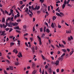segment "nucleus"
Returning <instances> with one entry per match:
<instances>
[{
  "instance_id": "obj_1",
  "label": "nucleus",
  "mask_w": 74,
  "mask_h": 74,
  "mask_svg": "<svg viewBox=\"0 0 74 74\" xmlns=\"http://www.w3.org/2000/svg\"><path fill=\"white\" fill-rule=\"evenodd\" d=\"M37 38L39 39V41L40 42L39 43V44L40 45H41V44H42V42H41V38L39 37V36H37Z\"/></svg>"
},
{
  "instance_id": "obj_2",
  "label": "nucleus",
  "mask_w": 74,
  "mask_h": 74,
  "mask_svg": "<svg viewBox=\"0 0 74 74\" xmlns=\"http://www.w3.org/2000/svg\"><path fill=\"white\" fill-rule=\"evenodd\" d=\"M7 26H8V27H12V23H11V22L9 23V24L8 23Z\"/></svg>"
},
{
  "instance_id": "obj_3",
  "label": "nucleus",
  "mask_w": 74,
  "mask_h": 74,
  "mask_svg": "<svg viewBox=\"0 0 74 74\" xmlns=\"http://www.w3.org/2000/svg\"><path fill=\"white\" fill-rule=\"evenodd\" d=\"M5 24H6V25L4 24H3V27L5 28H6V27L7 26V25H8V23H7V22H6Z\"/></svg>"
},
{
  "instance_id": "obj_4",
  "label": "nucleus",
  "mask_w": 74,
  "mask_h": 74,
  "mask_svg": "<svg viewBox=\"0 0 74 74\" xmlns=\"http://www.w3.org/2000/svg\"><path fill=\"white\" fill-rule=\"evenodd\" d=\"M56 15H57V16H59L60 18H62V15L60 14H59V13L58 12H56Z\"/></svg>"
},
{
  "instance_id": "obj_5",
  "label": "nucleus",
  "mask_w": 74,
  "mask_h": 74,
  "mask_svg": "<svg viewBox=\"0 0 74 74\" xmlns=\"http://www.w3.org/2000/svg\"><path fill=\"white\" fill-rule=\"evenodd\" d=\"M59 61L57 60L56 61V62L55 63V64L56 66H57V65L59 64Z\"/></svg>"
},
{
  "instance_id": "obj_6",
  "label": "nucleus",
  "mask_w": 74,
  "mask_h": 74,
  "mask_svg": "<svg viewBox=\"0 0 74 74\" xmlns=\"http://www.w3.org/2000/svg\"><path fill=\"white\" fill-rule=\"evenodd\" d=\"M31 49L33 53H34V52H35V49H34V47H33L31 48Z\"/></svg>"
},
{
  "instance_id": "obj_7",
  "label": "nucleus",
  "mask_w": 74,
  "mask_h": 74,
  "mask_svg": "<svg viewBox=\"0 0 74 74\" xmlns=\"http://www.w3.org/2000/svg\"><path fill=\"white\" fill-rule=\"evenodd\" d=\"M36 67V65H35V64H32V67L33 68V69H34Z\"/></svg>"
},
{
  "instance_id": "obj_8",
  "label": "nucleus",
  "mask_w": 74,
  "mask_h": 74,
  "mask_svg": "<svg viewBox=\"0 0 74 74\" xmlns=\"http://www.w3.org/2000/svg\"><path fill=\"white\" fill-rule=\"evenodd\" d=\"M63 58L62 57H59L58 59L59 60H61V61H62V60H63Z\"/></svg>"
},
{
  "instance_id": "obj_9",
  "label": "nucleus",
  "mask_w": 74,
  "mask_h": 74,
  "mask_svg": "<svg viewBox=\"0 0 74 74\" xmlns=\"http://www.w3.org/2000/svg\"><path fill=\"white\" fill-rule=\"evenodd\" d=\"M19 63L18 62H16L14 64L16 66H18L19 65Z\"/></svg>"
},
{
  "instance_id": "obj_10",
  "label": "nucleus",
  "mask_w": 74,
  "mask_h": 74,
  "mask_svg": "<svg viewBox=\"0 0 74 74\" xmlns=\"http://www.w3.org/2000/svg\"><path fill=\"white\" fill-rule=\"evenodd\" d=\"M0 10H1V12H3V14H5V13H4V12H5L4 11V10H3V9L2 8H1Z\"/></svg>"
},
{
  "instance_id": "obj_11",
  "label": "nucleus",
  "mask_w": 74,
  "mask_h": 74,
  "mask_svg": "<svg viewBox=\"0 0 74 74\" xmlns=\"http://www.w3.org/2000/svg\"><path fill=\"white\" fill-rule=\"evenodd\" d=\"M37 73V71L36 70H34V71H33L32 73L33 74H35L36 73Z\"/></svg>"
},
{
  "instance_id": "obj_12",
  "label": "nucleus",
  "mask_w": 74,
  "mask_h": 74,
  "mask_svg": "<svg viewBox=\"0 0 74 74\" xmlns=\"http://www.w3.org/2000/svg\"><path fill=\"white\" fill-rule=\"evenodd\" d=\"M46 32L47 33H49V32H50V31H49V30L48 29H46Z\"/></svg>"
},
{
  "instance_id": "obj_13",
  "label": "nucleus",
  "mask_w": 74,
  "mask_h": 74,
  "mask_svg": "<svg viewBox=\"0 0 74 74\" xmlns=\"http://www.w3.org/2000/svg\"><path fill=\"white\" fill-rule=\"evenodd\" d=\"M62 51H63L64 52V53H65V52H66V50L65 49H62Z\"/></svg>"
},
{
  "instance_id": "obj_14",
  "label": "nucleus",
  "mask_w": 74,
  "mask_h": 74,
  "mask_svg": "<svg viewBox=\"0 0 74 74\" xmlns=\"http://www.w3.org/2000/svg\"><path fill=\"white\" fill-rule=\"evenodd\" d=\"M65 7H66V5H65L64 4H63L62 6V9H64V8Z\"/></svg>"
},
{
  "instance_id": "obj_15",
  "label": "nucleus",
  "mask_w": 74,
  "mask_h": 74,
  "mask_svg": "<svg viewBox=\"0 0 74 74\" xmlns=\"http://www.w3.org/2000/svg\"><path fill=\"white\" fill-rule=\"evenodd\" d=\"M66 33H71V31L70 30H69L66 31Z\"/></svg>"
},
{
  "instance_id": "obj_16",
  "label": "nucleus",
  "mask_w": 74,
  "mask_h": 74,
  "mask_svg": "<svg viewBox=\"0 0 74 74\" xmlns=\"http://www.w3.org/2000/svg\"><path fill=\"white\" fill-rule=\"evenodd\" d=\"M74 52V51H72L71 52H70V55L71 56V55Z\"/></svg>"
},
{
  "instance_id": "obj_17",
  "label": "nucleus",
  "mask_w": 74,
  "mask_h": 74,
  "mask_svg": "<svg viewBox=\"0 0 74 74\" xmlns=\"http://www.w3.org/2000/svg\"><path fill=\"white\" fill-rule=\"evenodd\" d=\"M20 40H17V42H18L17 44H18L19 46H20V45H21L20 44Z\"/></svg>"
},
{
  "instance_id": "obj_18",
  "label": "nucleus",
  "mask_w": 74,
  "mask_h": 74,
  "mask_svg": "<svg viewBox=\"0 0 74 74\" xmlns=\"http://www.w3.org/2000/svg\"><path fill=\"white\" fill-rule=\"evenodd\" d=\"M51 26L53 27V28H54L55 27V26H54V24H53V23H52L51 25Z\"/></svg>"
},
{
  "instance_id": "obj_19",
  "label": "nucleus",
  "mask_w": 74,
  "mask_h": 74,
  "mask_svg": "<svg viewBox=\"0 0 74 74\" xmlns=\"http://www.w3.org/2000/svg\"><path fill=\"white\" fill-rule=\"evenodd\" d=\"M43 31L44 32H46V27H45L43 29Z\"/></svg>"
},
{
  "instance_id": "obj_20",
  "label": "nucleus",
  "mask_w": 74,
  "mask_h": 74,
  "mask_svg": "<svg viewBox=\"0 0 74 74\" xmlns=\"http://www.w3.org/2000/svg\"><path fill=\"white\" fill-rule=\"evenodd\" d=\"M5 21V19H4V18H2V22H3V23Z\"/></svg>"
},
{
  "instance_id": "obj_21",
  "label": "nucleus",
  "mask_w": 74,
  "mask_h": 74,
  "mask_svg": "<svg viewBox=\"0 0 74 74\" xmlns=\"http://www.w3.org/2000/svg\"><path fill=\"white\" fill-rule=\"evenodd\" d=\"M14 43H13V42L10 43V46H13V45H14Z\"/></svg>"
},
{
  "instance_id": "obj_22",
  "label": "nucleus",
  "mask_w": 74,
  "mask_h": 74,
  "mask_svg": "<svg viewBox=\"0 0 74 74\" xmlns=\"http://www.w3.org/2000/svg\"><path fill=\"white\" fill-rule=\"evenodd\" d=\"M43 29L42 27H41L40 28V32H42L43 31Z\"/></svg>"
},
{
  "instance_id": "obj_23",
  "label": "nucleus",
  "mask_w": 74,
  "mask_h": 74,
  "mask_svg": "<svg viewBox=\"0 0 74 74\" xmlns=\"http://www.w3.org/2000/svg\"><path fill=\"white\" fill-rule=\"evenodd\" d=\"M45 36V34H42V36H41L42 38H44Z\"/></svg>"
},
{
  "instance_id": "obj_24",
  "label": "nucleus",
  "mask_w": 74,
  "mask_h": 74,
  "mask_svg": "<svg viewBox=\"0 0 74 74\" xmlns=\"http://www.w3.org/2000/svg\"><path fill=\"white\" fill-rule=\"evenodd\" d=\"M51 68L49 69L48 70V71L49 73H51Z\"/></svg>"
},
{
  "instance_id": "obj_25",
  "label": "nucleus",
  "mask_w": 74,
  "mask_h": 74,
  "mask_svg": "<svg viewBox=\"0 0 74 74\" xmlns=\"http://www.w3.org/2000/svg\"><path fill=\"white\" fill-rule=\"evenodd\" d=\"M5 14H7V15H8V14H9L8 12H7V11L6 10H5Z\"/></svg>"
},
{
  "instance_id": "obj_26",
  "label": "nucleus",
  "mask_w": 74,
  "mask_h": 74,
  "mask_svg": "<svg viewBox=\"0 0 74 74\" xmlns=\"http://www.w3.org/2000/svg\"><path fill=\"white\" fill-rule=\"evenodd\" d=\"M65 55V53H64L61 56V58H63L64 56Z\"/></svg>"
},
{
  "instance_id": "obj_27",
  "label": "nucleus",
  "mask_w": 74,
  "mask_h": 74,
  "mask_svg": "<svg viewBox=\"0 0 74 74\" xmlns=\"http://www.w3.org/2000/svg\"><path fill=\"white\" fill-rule=\"evenodd\" d=\"M10 69L11 70H13V67L12 66H10Z\"/></svg>"
},
{
  "instance_id": "obj_28",
  "label": "nucleus",
  "mask_w": 74,
  "mask_h": 74,
  "mask_svg": "<svg viewBox=\"0 0 74 74\" xmlns=\"http://www.w3.org/2000/svg\"><path fill=\"white\" fill-rule=\"evenodd\" d=\"M42 58L43 59H44V60H45V57L43 55H42V54H41V55Z\"/></svg>"
},
{
  "instance_id": "obj_29",
  "label": "nucleus",
  "mask_w": 74,
  "mask_h": 74,
  "mask_svg": "<svg viewBox=\"0 0 74 74\" xmlns=\"http://www.w3.org/2000/svg\"><path fill=\"white\" fill-rule=\"evenodd\" d=\"M17 48H15V49H14L13 50V52H15V51H16L17 50L16 49Z\"/></svg>"
},
{
  "instance_id": "obj_30",
  "label": "nucleus",
  "mask_w": 74,
  "mask_h": 74,
  "mask_svg": "<svg viewBox=\"0 0 74 74\" xmlns=\"http://www.w3.org/2000/svg\"><path fill=\"white\" fill-rule=\"evenodd\" d=\"M56 19V17L55 16H54L53 17V20H55V19Z\"/></svg>"
},
{
  "instance_id": "obj_31",
  "label": "nucleus",
  "mask_w": 74,
  "mask_h": 74,
  "mask_svg": "<svg viewBox=\"0 0 74 74\" xmlns=\"http://www.w3.org/2000/svg\"><path fill=\"white\" fill-rule=\"evenodd\" d=\"M12 26H15V23H12Z\"/></svg>"
},
{
  "instance_id": "obj_32",
  "label": "nucleus",
  "mask_w": 74,
  "mask_h": 74,
  "mask_svg": "<svg viewBox=\"0 0 74 74\" xmlns=\"http://www.w3.org/2000/svg\"><path fill=\"white\" fill-rule=\"evenodd\" d=\"M31 7H32V8L33 10H35V8H34L33 7V5H32Z\"/></svg>"
},
{
  "instance_id": "obj_33",
  "label": "nucleus",
  "mask_w": 74,
  "mask_h": 74,
  "mask_svg": "<svg viewBox=\"0 0 74 74\" xmlns=\"http://www.w3.org/2000/svg\"><path fill=\"white\" fill-rule=\"evenodd\" d=\"M4 74H8V73L7 72V71H5V70H4Z\"/></svg>"
},
{
  "instance_id": "obj_34",
  "label": "nucleus",
  "mask_w": 74,
  "mask_h": 74,
  "mask_svg": "<svg viewBox=\"0 0 74 74\" xmlns=\"http://www.w3.org/2000/svg\"><path fill=\"white\" fill-rule=\"evenodd\" d=\"M12 30H13V29L12 28H10L9 32H11Z\"/></svg>"
},
{
  "instance_id": "obj_35",
  "label": "nucleus",
  "mask_w": 74,
  "mask_h": 74,
  "mask_svg": "<svg viewBox=\"0 0 74 74\" xmlns=\"http://www.w3.org/2000/svg\"><path fill=\"white\" fill-rule=\"evenodd\" d=\"M51 64H54L55 65V61H54V62H53V61L51 62Z\"/></svg>"
},
{
  "instance_id": "obj_36",
  "label": "nucleus",
  "mask_w": 74,
  "mask_h": 74,
  "mask_svg": "<svg viewBox=\"0 0 74 74\" xmlns=\"http://www.w3.org/2000/svg\"><path fill=\"white\" fill-rule=\"evenodd\" d=\"M19 29V26H17V27H14V29Z\"/></svg>"
},
{
  "instance_id": "obj_37",
  "label": "nucleus",
  "mask_w": 74,
  "mask_h": 74,
  "mask_svg": "<svg viewBox=\"0 0 74 74\" xmlns=\"http://www.w3.org/2000/svg\"><path fill=\"white\" fill-rule=\"evenodd\" d=\"M25 45H26V46L27 47H29V46H28V44H27V42H25Z\"/></svg>"
},
{
  "instance_id": "obj_38",
  "label": "nucleus",
  "mask_w": 74,
  "mask_h": 74,
  "mask_svg": "<svg viewBox=\"0 0 74 74\" xmlns=\"http://www.w3.org/2000/svg\"><path fill=\"white\" fill-rule=\"evenodd\" d=\"M21 21V19H19L17 20V22H18V23H19V22Z\"/></svg>"
},
{
  "instance_id": "obj_39",
  "label": "nucleus",
  "mask_w": 74,
  "mask_h": 74,
  "mask_svg": "<svg viewBox=\"0 0 74 74\" xmlns=\"http://www.w3.org/2000/svg\"><path fill=\"white\" fill-rule=\"evenodd\" d=\"M38 6L37 5H36L35 8V10H37Z\"/></svg>"
},
{
  "instance_id": "obj_40",
  "label": "nucleus",
  "mask_w": 74,
  "mask_h": 74,
  "mask_svg": "<svg viewBox=\"0 0 74 74\" xmlns=\"http://www.w3.org/2000/svg\"><path fill=\"white\" fill-rule=\"evenodd\" d=\"M40 12H41V11H37V13L38 14H40Z\"/></svg>"
},
{
  "instance_id": "obj_41",
  "label": "nucleus",
  "mask_w": 74,
  "mask_h": 74,
  "mask_svg": "<svg viewBox=\"0 0 74 74\" xmlns=\"http://www.w3.org/2000/svg\"><path fill=\"white\" fill-rule=\"evenodd\" d=\"M28 11H29V9L27 8H26V10H25V12H28Z\"/></svg>"
},
{
  "instance_id": "obj_42",
  "label": "nucleus",
  "mask_w": 74,
  "mask_h": 74,
  "mask_svg": "<svg viewBox=\"0 0 74 74\" xmlns=\"http://www.w3.org/2000/svg\"><path fill=\"white\" fill-rule=\"evenodd\" d=\"M16 12H17V13H18V14H19V12L18 10L16 9Z\"/></svg>"
},
{
  "instance_id": "obj_43",
  "label": "nucleus",
  "mask_w": 74,
  "mask_h": 74,
  "mask_svg": "<svg viewBox=\"0 0 74 74\" xmlns=\"http://www.w3.org/2000/svg\"><path fill=\"white\" fill-rule=\"evenodd\" d=\"M66 1L65 0V1H64V4H65V5H66Z\"/></svg>"
},
{
  "instance_id": "obj_44",
  "label": "nucleus",
  "mask_w": 74,
  "mask_h": 74,
  "mask_svg": "<svg viewBox=\"0 0 74 74\" xmlns=\"http://www.w3.org/2000/svg\"><path fill=\"white\" fill-rule=\"evenodd\" d=\"M9 20H10V18L8 17V19L6 20V21H8Z\"/></svg>"
},
{
  "instance_id": "obj_45",
  "label": "nucleus",
  "mask_w": 74,
  "mask_h": 74,
  "mask_svg": "<svg viewBox=\"0 0 74 74\" xmlns=\"http://www.w3.org/2000/svg\"><path fill=\"white\" fill-rule=\"evenodd\" d=\"M20 4L21 5L22 4H23V1H20Z\"/></svg>"
},
{
  "instance_id": "obj_46",
  "label": "nucleus",
  "mask_w": 74,
  "mask_h": 74,
  "mask_svg": "<svg viewBox=\"0 0 74 74\" xmlns=\"http://www.w3.org/2000/svg\"><path fill=\"white\" fill-rule=\"evenodd\" d=\"M58 27L60 29V28H61V27H62V26H61L60 25H58Z\"/></svg>"
},
{
  "instance_id": "obj_47",
  "label": "nucleus",
  "mask_w": 74,
  "mask_h": 74,
  "mask_svg": "<svg viewBox=\"0 0 74 74\" xmlns=\"http://www.w3.org/2000/svg\"><path fill=\"white\" fill-rule=\"evenodd\" d=\"M17 17H18V18H19V16H20V15L19 14H18V13L17 14Z\"/></svg>"
},
{
  "instance_id": "obj_48",
  "label": "nucleus",
  "mask_w": 74,
  "mask_h": 74,
  "mask_svg": "<svg viewBox=\"0 0 74 74\" xmlns=\"http://www.w3.org/2000/svg\"><path fill=\"white\" fill-rule=\"evenodd\" d=\"M62 42H63V44H66V42H65V41H62Z\"/></svg>"
},
{
  "instance_id": "obj_49",
  "label": "nucleus",
  "mask_w": 74,
  "mask_h": 74,
  "mask_svg": "<svg viewBox=\"0 0 74 74\" xmlns=\"http://www.w3.org/2000/svg\"><path fill=\"white\" fill-rule=\"evenodd\" d=\"M59 9V7H58L57 9L56 10V11H58V10Z\"/></svg>"
},
{
  "instance_id": "obj_50",
  "label": "nucleus",
  "mask_w": 74,
  "mask_h": 74,
  "mask_svg": "<svg viewBox=\"0 0 74 74\" xmlns=\"http://www.w3.org/2000/svg\"><path fill=\"white\" fill-rule=\"evenodd\" d=\"M56 71L57 73H59V69H57L56 70Z\"/></svg>"
},
{
  "instance_id": "obj_51",
  "label": "nucleus",
  "mask_w": 74,
  "mask_h": 74,
  "mask_svg": "<svg viewBox=\"0 0 74 74\" xmlns=\"http://www.w3.org/2000/svg\"><path fill=\"white\" fill-rule=\"evenodd\" d=\"M25 6V5H23L21 6V8H22Z\"/></svg>"
},
{
  "instance_id": "obj_52",
  "label": "nucleus",
  "mask_w": 74,
  "mask_h": 74,
  "mask_svg": "<svg viewBox=\"0 0 74 74\" xmlns=\"http://www.w3.org/2000/svg\"><path fill=\"white\" fill-rule=\"evenodd\" d=\"M51 22V20H50V19H49L48 20V23H50Z\"/></svg>"
},
{
  "instance_id": "obj_53",
  "label": "nucleus",
  "mask_w": 74,
  "mask_h": 74,
  "mask_svg": "<svg viewBox=\"0 0 74 74\" xmlns=\"http://www.w3.org/2000/svg\"><path fill=\"white\" fill-rule=\"evenodd\" d=\"M16 18H17V16H16V15L14 16V19H16Z\"/></svg>"
},
{
  "instance_id": "obj_54",
  "label": "nucleus",
  "mask_w": 74,
  "mask_h": 74,
  "mask_svg": "<svg viewBox=\"0 0 74 74\" xmlns=\"http://www.w3.org/2000/svg\"><path fill=\"white\" fill-rule=\"evenodd\" d=\"M4 34H5V32H4L3 33H2L1 34V36H3V35H4Z\"/></svg>"
},
{
  "instance_id": "obj_55",
  "label": "nucleus",
  "mask_w": 74,
  "mask_h": 74,
  "mask_svg": "<svg viewBox=\"0 0 74 74\" xmlns=\"http://www.w3.org/2000/svg\"><path fill=\"white\" fill-rule=\"evenodd\" d=\"M23 27L24 29H26V25H24Z\"/></svg>"
},
{
  "instance_id": "obj_56",
  "label": "nucleus",
  "mask_w": 74,
  "mask_h": 74,
  "mask_svg": "<svg viewBox=\"0 0 74 74\" xmlns=\"http://www.w3.org/2000/svg\"><path fill=\"white\" fill-rule=\"evenodd\" d=\"M41 68H40V71H39V72L40 73H41Z\"/></svg>"
},
{
  "instance_id": "obj_57",
  "label": "nucleus",
  "mask_w": 74,
  "mask_h": 74,
  "mask_svg": "<svg viewBox=\"0 0 74 74\" xmlns=\"http://www.w3.org/2000/svg\"><path fill=\"white\" fill-rule=\"evenodd\" d=\"M6 31H8L9 30V28H7L5 29Z\"/></svg>"
},
{
  "instance_id": "obj_58",
  "label": "nucleus",
  "mask_w": 74,
  "mask_h": 74,
  "mask_svg": "<svg viewBox=\"0 0 74 74\" xmlns=\"http://www.w3.org/2000/svg\"><path fill=\"white\" fill-rule=\"evenodd\" d=\"M51 47H52L53 49H54V48H55V47H54V46H53V45H51Z\"/></svg>"
},
{
  "instance_id": "obj_59",
  "label": "nucleus",
  "mask_w": 74,
  "mask_h": 74,
  "mask_svg": "<svg viewBox=\"0 0 74 74\" xmlns=\"http://www.w3.org/2000/svg\"><path fill=\"white\" fill-rule=\"evenodd\" d=\"M10 12L11 13H12V12H14V10H10Z\"/></svg>"
},
{
  "instance_id": "obj_60",
  "label": "nucleus",
  "mask_w": 74,
  "mask_h": 74,
  "mask_svg": "<svg viewBox=\"0 0 74 74\" xmlns=\"http://www.w3.org/2000/svg\"><path fill=\"white\" fill-rule=\"evenodd\" d=\"M20 55L21 57H22V53H20Z\"/></svg>"
},
{
  "instance_id": "obj_61",
  "label": "nucleus",
  "mask_w": 74,
  "mask_h": 74,
  "mask_svg": "<svg viewBox=\"0 0 74 74\" xmlns=\"http://www.w3.org/2000/svg\"><path fill=\"white\" fill-rule=\"evenodd\" d=\"M48 68V65H46L45 66V69H47Z\"/></svg>"
},
{
  "instance_id": "obj_62",
  "label": "nucleus",
  "mask_w": 74,
  "mask_h": 74,
  "mask_svg": "<svg viewBox=\"0 0 74 74\" xmlns=\"http://www.w3.org/2000/svg\"><path fill=\"white\" fill-rule=\"evenodd\" d=\"M7 62L8 63H10V61L8 60H7Z\"/></svg>"
},
{
  "instance_id": "obj_63",
  "label": "nucleus",
  "mask_w": 74,
  "mask_h": 74,
  "mask_svg": "<svg viewBox=\"0 0 74 74\" xmlns=\"http://www.w3.org/2000/svg\"><path fill=\"white\" fill-rule=\"evenodd\" d=\"M66 51H67L68 52H70V49H66Z\"/></svg>"
},
{
  "instance_id": "obj_64",
  "label": "nucleus",
  "mask_w": 74,
  "mask_h": 74,
  "mask_svg": "<svg viewBox=\"0 0 74 74\" xmlns=\"http://www.w3.org/2000/svg\"><path fill=\"white\" fill-rule=\"evenodd\" d=\"M35 20H36V19H35V18H33V22H34L35 21Z\"/></svg>"
}]
</instances>
